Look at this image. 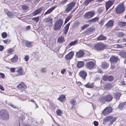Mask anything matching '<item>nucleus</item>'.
Returning a JSON list of instances; mask_svg holds the SVG:
<instances>
[{
  "instance_id": "5701e85b",
  "label": "nucleus",
  "mask_w": 126,
  "mask_h": 126,
  "mask_svg": "<svg viewBox=\"0 0 126 126\" xmlns=\"http://www.w3.org/2000/svg\"><path fill=\"white\" fill-rule=\"evenodd\" d=\"M118 54L122 57L124 58H126V52H120Z\"/></svg>"
},
{
  "instance_id": "a878e982",
  "label": "nucleus",
  "mask_w": 126,
  "mask_h": 126,
  "mask_svg": "<svg viewBox=\"0 0 126 126\" xmlns=\"http://www.w3.org/2000/svg\"><path fill=\"white\" fill-rule=\"evenodd\" d=\"M65 41L64 37L62 36H60L57 40L58 42L59 43H62L64 42Z\"/></svg>"
},
{
  "instance_id": "2eb2a0df",
  "label": "nucleus",
  "mask_w": 126,
  "mask_h": 126,
  "mask_svg": "<svg viewBox=\"0 0 126 126\" xmlns=\"http://www.w3.org/2000/svg\"><path fill=\"white\" fill-rule=\"evenodd\" d=\"M74 55V52L71 51L68 54L66 55L65 56V58L66 60H68L72 58Z\"/></svg>"
},
{
  "instance_id": "338daca9",
  "label": "nucleus",
  "mask_w": 126,
  "mask_h": 126,
  "mask_svg": "<svg viewBox=\"0 0 126 126\" xmlns=\"http://www.w3.org/2000/svg\"><path fill=\"white\" fill-rule=\"evenodd\" d=\"M118 35L119 36L122 37L124 36L123 33L121 32H119L118 33Z\"/></svg>"
},
{
  "instance_id": "37998d69",
  "label": "nucleus",
  "mask_w": 126,
  "mask_h": 126,
  "mask_svg": "<svg viewBox=\"0 0 126 126\" xmlns=\"http://www.w3.org/2000/svg\"><path fill=\"white\" fill-rule=\"evenodd\" d=\"M76 102V101L74 100L73 99H71L70 101V103L72 105H75Z\"/></svg>"
},
{
  "instance_id": "09e8293b",
  "label": "nucleus",
  "mask_w": 126,
  "mask_h": 126,
  "mask_svg": "<svg viewBox=\"0 0 126 126\" xmlns=\"http://www.w3.org/2000/svg\"><path fill=\"white\" fill-rule=\"evenodd\" d=\"M114 79L113 77L111 76H108V80L109 81H112Z\"/></svg>"
},
{
  "instance_id": "79ce46f5",
  "label": "nucleus",
  "mask_w": 126,
  "mask_h": 126,
  "mask_svg": "<svg viewBox=\"0 0 126 126\" xmlns=\"http://www.w3.org/2000/svg\"><path fill=\"white\" fill-rule=\"evenodd\" d=\"M71 17L72 16H69L67 18H66L64 22V23L66 24L68 22Z\"/></svg>"
},
{
  "instance_id": "f03ea898",
  "label": "nucleus",
  "mask_w": 126,
  "mask_h": 126,
  "mask_svg": "<svg viewBox=\"0 0 126 126\" xmlns=\"http://www.w3.org/2000/svg\"><path fill=\"white\" fill-rule=\"evenodd\" d=\"M63 21L61 20H58L54 23L53 25V29L55 31L60 29L63 24Z\"/></svg>"
},
{
  "instance_id": "de8ad7c7",
  "label": "nucleus",
  "mask_w": 126,
  "mask_h": 126,
  "mask_svg": "<svg viewBox=\"0 0 126 126\" xmlns=\"http://www.w3.org/2000/svg\"><path fill=\"white\" fill-rule=\"evenodd\" d=\"M78 42V41L77 40H76L75 41H74L73 42H71L70 44L69 45L70 46H72L73 45H74L75 44H76V43Z\"/></svg>"
},
{
  "instance_id": "f257e3e1",
  "label": "nucleus",
  "mask_w": 126,
  "mask_h": 126,
  "mask_svg": "<svg viewBox=\"0 0 126 126\" xmlns=\"http://www.w3.org/2000/svg\"><path fill=\"white\" fill-rule=\"evenodd\" d=\"M0 118L3 120H8L9 119L8 112L6 110H0Z\"/></svg>"
},
{
  "instance_id": "ddd939ff",
  "label": "nucleus",
  "mask_w": 126,
  "mask_h": 126,
  "mask_svg": "<svg viewBox=\"0 0 126 126\" xmlns=\"http://www.w3.org/2000/svg\"><path fill=\"white\" fill-rule=\"evenodd\" d=\"M17 88L19 89L25 91V90L27 88V87L25 84L23 82H22L18 85L17 86Z\"/></svg>"
},
{
  "instance_id": "7ed1b4c3",
  "label": "nucleus",
  "mask_w": 126,
  "mask_h": 126,
  "mask_svg": "<svg viewBox=\"0 0 126 126\" xmlns=\"http://www.w3.org/2000/svg\"><path fill=\"white\" fill-rule=\"evenodd\" d=\"M106 47V45L102 43H98L95 44L94 46V48L97 51L103 50Z\"/></svg>"
},
{
  "instance_id": "c9c22d12",
  "label": "nucleus",
  "mask_w": 126,
  "mask_h": 126,
  "mask_svg": "<svg viewBox=\"0 0 126 126\" xmlns=\"http://www.w3.org/2000/svg\"><path fill=\"white\" fill-rule=\"evenodd\" d=\"M21 7L23 10L25 11L27 10L29 8V7L25 4L22 5Z\"/></svg>"
},
{
  "instance_id": "cd10ccee",
  "label": "nucleus",
  "mask_w": 126,
  "mask_h": 126,
  "mask_svg": "<svg viewBox=\"0 0 126 126\" xmlns=\"http://www.w3.org/2000/svg\"><path fill=\"white\" fill-rule=\"evenodd\" d=\"M42 9V8H41L35 10L33 13L34 15H36L39 14L41 12Z\"/></svg>"
},
{
  "instance_id": "4be33fe9",
  "label": "nucleus",
  "mask_w": 126,
  "mask_h": 126,
  "mask_svg": "<svg viewBox=\"0 0 126 126\" xmlns=\"http://www.w3.org/2000/svg\"><path fill=\"white\" fill-rule=\"evenodd\" d=\"M70 24V22H69L64 27V30L63 32L64 34H66L67 33Z\"/></svg>"
},
{
  "instance_id": "f3484780",
  "label": "nucleus",
  "mask_w": 126,
  "mask_h": 126,
  "mask_svg": "<svg viewBox=\"0 0 126 126\" xmlns=\"http://www.w3.org/2000/svg\"><path fill=\"white\" fill-rule=\"evenodd\" d=\"M105 97L106 99V102H110L112 100L113 98L112 96L110 94L107 95L105 96Z\"/></svg>"
},
{
  "instance_id": "ea45409f",
  "label": "nucleus",
  "mask_w": 126,
  "mask_h": 126,
  "mask_svg": "<svg viewBox=\"0 0 126 126\" xmlns=\"http://www.w3.org/2000/svg\"><path fill=\"white\" fill-rule=\"evenodd\" d=\"M56 112L57 114L59 116H61L62 113V111L60 109L57 110L56 111Z\"/></svg>"
},
{
  "instance_id": "3c124183",
  "label": "nucleus",
  "mask_w": 126,
  "mask_h": 126,
  "mask_svg": "<svg viewBox=\"0 0 126 126\" xmlns=\"http://www.w3.org/2000/svg\"><path fill=\"white\" fill-rule=\"evenodd\" d=\"M103 11V8H99L98 9V12L100 13L102 12Z\"/></svg>"
},
{
  "instance_id": "680f3d73",
  "label": "nucleus",
  "mask_w": 126,
  "mask_h": 126,
  "mask_svg": "<svg viewBox=\"0 0 126 126\" xmlns=\"http://www.w3.org/2000/svg\"><path fill=\"white\" fill-rule=\"evenodd\" d=\"M66 71L64 69H62L61 71V73L63 75H64V73Z\"/></svg>"
},
{
  "instance_id": "6ab92c4d",
  "label": "nucleus",
  "mask_w": 126,
  "mask_h": 126,
  "mask_svg": "<svg viewBox=\"0 0 126 126\" xmlns=\"http://www.w3.org/2000/svg\"><path fill=\"white\" fill-rule=\"evenodd\" d=\"M84 55V52L80 50L76 53V56L78 58H80L82 57Z\"/></svg>"
},
{
  "instance_id": "bf43d9fd",
  "label": "nucleus",
  "mask_w": 126,
  "mask_h": 126,
  "mask_svg": "<svg viewBox=\"0 0 126 126\" xmlns=\"http://www.w3.org/2000/svg\"><path fill=\"white\" fill-rule=\"evenodd\" d=\"M93 124L95 126H98V122L97 121H94V122Z\"/></svg>"
},
{
  "instance_id": "c756f323",
  "label": "nucleus",
  "mask_w": 126,
  "mask_h": 126,
  "mask_svg": "<svg viewBox=\"0 0 126 126\" xmlns=\"http://www.w3.org/2000/svg\"><path fill=\"white\" fill-rule=\"evenodd\" d=\"M25 44L26 46L28 47H31L32 46V43L29 41H26Z\"/></svg>"
},
{
  "instance_id": "bb28decb",
  "label": "nucleus",
  "mask_w": 126,
  "mask_h": 126,
  "mask_svg": "<svg viewBox=\"0 0 126 126\" xmlns=\"http://www.w3.org/2000/svg\"><path fill=\"white\" fill-rule=\"evenodd\" d=\"M85 86L87 88H91L94 87V85L93 83H88L87 84L85 85Z\"/></svg>"
},
{
  "instance_id": "0eeeda50",
  "label": "nucleus",
  "mask_w": 126,
  "mask_h": 126,
  "mask_svg": "<svg viewBox=\"0 0 126 126\" xmlns=\"http://www.w3.org/2000/svg\"><path fill=\"white\" fill-rule=\"evenodd\" d=\"M124 10V6L123 4H120L116 9V12L117 13H122Z\"/></svg>"
},
{
  "instance_id": "58836bf2",
  "label": "nucleus",
  "mask_w": 126,
  "mask_h": 126,
  "mask_svg": "<svg viewBox=\"0 0 126 126\" xmlns=\"http://www.w3.org/2000/svg\"><path fill=\"white\" fill-rule=\"evenodd\" d=\"M119 24L120 27H122L125 26L126 25V23L125 22L120 21L119 22Z\"/></svg>"
},
{
  "instance_id": "393cba45",
  "label": "nucleus",
  "mask_w": 126,
  "mask_h": 126,
  "mask_svg": "<svg viewBox=\"0 0 126 126\" xmlns=\"http://www.w3.org/2000/svg\"><path fill=\"white\" fill-rule=\"evenodd\" d=\"M106 37L103 36L102 34L100 35L97 38V40H106Z\"/></svg>"
},
{
  "instance_id": "f704fd0d",
  "label": "nucleus",
  "mask_w": 126,
  "mask_h": 126,
  "mask_svg": "<svg viewBox=\"0 0 126 126\" xmlns=\"http://www.w3.org/2000/svg\"><path fill=\"white\" fill-rule=\"evenodd\" d=\"M121 95V93H115L114 95V97L116 100H118L119 99Z\"/></svg>"
},
{
  "instance_id": "13d9d810",
  "label": "nucleus",
  "mask_w": 126,
  "mask_h": 126,
  "mask_svg": "<svg viewBox=\"0 0 126 126\" xmlns=\"http://www.w3.org/2000/svg\"><path fill=\"white\" fill-rule=\"evenodd\" d=\"M93 28L90 27L88 29L87 31L90 32H91L93 31Z\"/></svg>"
},
{
  "instance_id": "9d476101",
  "label": "nucleus",
  "mask_w": 126,
  "mask_h": 126,
  "mask_svg": "<svg viewBox=\"0 0 126 126\" xmlns=\"http://www.w3.org/2000/svg\"><path fill=\"white\" fill-rule=\"evenodd\" d=\"M52 19L51 18H47L45 19L44 22L46 23V25L51 26L52 25Z\"/></svg>"
},
{
  "instance_id": "8fccbe9b",
  "label": "nucleus",
  "mask_w": 126,
  "mask_h": 126,
  "mask_svg": "<svg viewBox=\"0 0 126 126\" xmlns=\"http://www.w3.org/2000/svg\"><path fill=\"white\" fill-rule=\"evenodd\" d=\"M14 49L13 48H10L8 51L7 52L8 53H11L13 52Z\"/></svg>"
},
{
  "instance_id": "a18cd8bd",
  "label": "nucleus",
  "mask_w": 126,
  "mask_h": 126,
  "mask_svg": "<svg viewBox=\"0 0 126 126\" xmlns=\"http://www.w3.org/2000/svg\"><path fill=\"white\" fill-rule=\"evenodd\" d=\"M32 19L33 20L37 22H38L39 20V17H33L32 18Z\"/></svg>"
},
{
  "instance_id": "20e7f679",
  "label": "nucleus",
  "mask_w": 126,
  "mask_h": 126,
  "mask_svg": "<svg viewBox=\"0 0 126 126\" xmlns=\"http://www.w3.org/2000/svg\"><path fill=\"white\" fill-rule=\"evenodd\" d=\"M76 3L75 2H72L67 4L65 10V11L67 12H70L75 6Z\"/></svg>"
},
{
  "instance_id": "423d86ee",
  "label": "nucleus",
  "mask_w": 126,
  "mask_h": 126,
  "mask_svg": "<svg viewBox=\"0 0 126 126\" xmlns=\"http://www.w3.org/2000/svg\"><path fill=\"white\" fill-rule=\"evenodd\" d=\"M95 64L94 62L90 61L86 63L85 66L87 69L91 70L94 68Z\"/></svg>"
},
{
  "instance_id": "c03bdc74",
  "label": "nucleus",
  "mask_w": 126,
  "mask_h": 126,
  "mask_svg": "<svg viewBox=\"0 0 126 126\" xmlns=\"http://www.w3.org/2000/svg\"><path fill=\"white\" fill-rule=\"evenodd\" d=\"M7 34L5 32H3L2 33L1 36L3 38H6L7 37Z\"/></svg>"
},
{
  "instance_id": "b1692460",
  "label": "nucleus",
  "mask_w": 126,
  "mask_h": 126,
  "mask_svg": "<svg viewBox=\"0 0 126 126\" xmlns=\"http://www.w3.org/2000/svg\"><path fill=\"white\" fill-rule=\"evenodd\" d=\"M84 64L83 61L79 62L77 64V66L78 68H80L83 66Z\"/></svg>"
},
{
  "instance_id": "a211bd4d",
  "label": "nucleus",
  "mask_w": 126,
  "mask_h": 126,
  "mask_svg": "<svg viewBox=\"0 0 126 126\" xmlns=\"http://www.w3.org/2000/svg\"><path fill=\"white\" fill-rule=\"evenodd\" d=\"M118 57L114 56H112L110 59V62L112 63L116 62L118 61Z\"/></svg>"
},
{
  "instance_id": "864d4df0",
  "label": "nucleus",
  "mask_w": 126,
  "mask_h": 126,
  "mask_svg": "<svg viewBox=\"0 0 126 126\" xmlns=\"http://www.w3.org/2000/svg\"><path fill=\"white\" fill-rule=\"evenodd\" d=\"M108 76H105L103 78V80L104 81L107 80H108Z\"/></svg>"
},
{
  "instance_id": "aec40b11",
  "label": "nucleus",
  "mask_w": 126,
  "mask_h": 126,
  "mask_svg": "<svg viewBox=\"0 0 126 126\" xmlns=\"http://www.w3.org/2000/svg\"><path fill=\"white\" fill-rule=\"evenodd\" d=\"M56 6H53L48 9L44 14V15H46L51 13L55 8Z\"/></svg>"
},
{
  "instance_id": "052dcab7",
  "label": "nucleus",
  "mask_w": 126,
  "mask_h": 126,
  "mask_svg": "<svg viewBox=\"0 0 126 126\" xmlns=\"http://www.w3.org/2000/svg\"><path fill=\"white\" fill-rule=\"evenodd\" d=\"M104 21V20H101V21L100 22V24L102 26L103 25Z\"/></svg>"
},
{
  "instance_id": "9b49d317",
  "label": "nucleus",
  "mask_w": 126,
  "mask_h": 126,
  "mask_svg": "<svg viewBox=\"0 0 126 126\" xmlns=\"http://www.w3.org/2000/svg\"><path fill=\"white\" fill-rule=\"evenodd\" d=\"M79 76L83 80H85L87 75V72L84 70L81 71L79 73Z\"/></svg>"
},
{
  "instance_id": "603ef678",
  "label": "nucleus",
  "mask_w": 126,
  "mask_h": 126,
  "mask_svg": "<svg viewBox=\"0 0 126 126\" xmlns=\"http://www.w3.org/2000/svg\"><path fill=\"white\" fill-rule=\"evenodd\" d=\"M29 59V57L28 55L26 56L24 58L25 61L26 62L28 61Z\"/></svg>"
},
{
  "instance_id": "473e14b6",
  "label": "nucleus",
  "mask_w": 126,
  "mask_h": 126,
  "mask_svg": "<svg viewBox=\"0 0 126 126\" xmlns=\"http://www.w3.org/2000/svg\"><path fill=\"white\" fill-rule=\"evenodd\" d=\"M65 96L63 95H61L58 98V99L60 100L61 102H62L64 100V99L65 98Z\"/></svg>"
},
{
  "instance_id": "f8f14e48",
  "label": "nucleus",
  "mask_w": 126,
  "mask_h": 126,
  "mask_svg": "<svg viewBox=\"0 0 126 126\" xmlns=\"http://www.w3.org/2000/svg\"><path fill=\"white\" fill-rule=\"evenodd\" d=\"M4 10L5 14L7 15L8 17L10 18H11L13 17L15 15V13L10 12L8 11L6 9H5Z\"/></svg>"
},
{
  "instance_id": "49530a36",
  "label": "nucleus",
  "mask_w": 126,
  "mask_h": 126,
  "mask_svg": "<svg viewBox=\"0 0 126 126\" xmlns=\"http://www.w3.org/2000/svg\"><path fill=\"white\" fill-rule=\"evenodd\" d=\"M89 26V25L88 24H84L83 26L81 27V29L82 30H83L84 29L88 27Z\"/></svg>"
},
{
  "instance_id": "e433bc0d",
  "label": "nucleus",
  "mask_w": 126,
  "mask_h": 126,
  "mask_svg": "<svg viewBox=\"0 0 126 126\" xmlns=\"http://www.w3.org/2000/svg\"><path fill=\"white\" fill-rule=\"evenodd\" d=\"M125 103H120V105H119V108L121 110H122L123 109V108L124 107V106H125Z\"/></svg>"
},
{
  "instance_id": "2f4dec72",
  "label": "nucleus",
  "mask_w": 126,
  "mask_h": 126,
  "mask_svg": "<svg viewBox=\"0 0 126 126\" xmlns=\"http://www.w3.org/2000/svg\"><path fill=\"white\" fill-rule=\"evenodd\" d=\"M112 85L110 83H108L105 85L104 88L106 89H109L112 87Z\"/></svg>"
},
{
  "instance_id": "5fc2aeb1",
  "label": "nucleus",
  "mask_w": 126,
  "mask_h": 126,
  "mask_svg": "<svg viewBox=\"0 0 126 126\" xmlns=\"http://www.w3.org/2000/svg\"><path fill=\"white\" fill-rule=\"evenodd\" d=\"M46 69L45 68H41V72L42 73H44L46 72Z\"/></svg>"
},
{
  "instance_id": "774afa93",
  "label": "nucleus",
  "mask_w": 126,
  "mask_h": 126,
  "mask_svg": "<svg viewBox=\"0 0 126 126\" xmlns=\"http://www.w3.org/2000/svg\"><path fill=\"white\" fill-rule=\"evenodd\" d=\"M8 105L14 108H15V107L14 106V105H13L11 103H9L8 104Z\"/></svg>"
},
{
  "instance_id": "c85d7f7f",
  "label": "nucleus",
  "mask_w": 126,
  "mask_h": 126,
  "mask_svg": "<svg viewBox=\"0 0 126 126\" xmlns=\"http://www.w3.org/2000/svg\"><path fill=\"white\" fill-rule=\"evenodd\" d=\"M98 18L97 17H95L92 19L88 21V22L90 23H92L95 22L96 21H98Z\"/></svg>"
},
{
  "instance_id": "4c0bfd02",
  "label": "nucleus",
  "mask_w": 126,
  "mask_h": 126,
  "mask_svg": "<svg viewBox=\"0 0 126 126\" xmlns=\"http://www.w3.org/2000/svg\"><path fill=\"white\" fill-rule=\"evenodd\" d=\"M18 57L17 55H15L14 57L11 59V61L12 62H15L17 61Z\"/></svg>"
},
{
  "instance_id": "0e129e2a",
  "label": "nucleus",
  "mask_w": 126,
  "mask_h": 126,
  "mask_svg": "<svg viewBox=\"0 0 126 126\" xmlns=\"http://www.w3.org/2000/svg\"><path fill=\"white\" fill-rule=\"evenodd\" d=\"M10 71L12 73H14L15 72V69L14 68H12L10 69Z\"/></svg>"
},
{
  "instance_id": "72a5a7b5",
  "label": "nucleus",
  "mask_w": 126,
  "mask_h": 126,
  "mask_svg": "<svg viewBox=\"0 0 126 126\" xmlns=\"http://www.w3.org/2000/svg\"><path fill=\"white\" fill-rule=\"evenodd\" d=\"M17 72L20 75H23V69L21 68H19L17 70Z\"/></svg>"
},
{
  "instance_id": "dca6fc26",
  "label": "nucleus",
  "mask_w": 126,
  "mask_h": 126,
  "mask_svg": "<svg viewBox=\"0 0 126 126\" xmlns=\"http://www.w3.org/2000/svg\"><path fill=\"white\" fill-rule=\"evenodd\" d=\"M114 2L113 0H109L106 3V9L107 10L113 4Z\"/></svg>"
},
{
  "instance_id": "a19ab883",
  "label": "nucleus",
  "mask_w": 126,
  "mask_h": 126,
  "mask_svg": "<svg viewBox=\"0 0 126 126\" xmlns=\"http://www.w3.org/2000/svg\"><path fill=\"white\" fill-rule=\"evenodd\" d=\"M94 0H86L84 2V4L85 5H87L89 3Z\"/></svg>"
},
{
  "instance_id": "412c9836",
  "label": "nucleus",
  "mask_w": 126,
  "mask_h": 126,
  "mask_svg": "<svg viewBox=\"0 0 126 126\" xmlns=\"http://www.w3.org/2000/svg\"><path fill=\"white\" fill-rule=\"evenodd\" d=\"M98 101L102 104L105 103L106 101L105 96L100 97Z\"/></svg>"
},
{
  "instance_id": "e2e57ef3",
  "label": "nucleus",
  "mask_w": 126,
  "mask_h": 126,
  "mask_svg": "<svg viewBox=\"0 0 126 126\" xmlns=\"http://www.w3.org/2000/svg\"><path fill=\"white\" fill-rule=\"evenodd\" d=\"M4 48V47L2 45H0V51H2Z\"/></svg>"
},
{
  "instance_id": "7c9ffc66",
  "label": "nucleus",
  "mask_w": 126,
  "mask_h": 126,
  "mask_svg": "<svg viewBox=\"0 0 126 126\" xmlns=\"http://www.w3.org/2000/svg\"><path fill=\"white\" fill-rule=\"evenodd\" d=\"M108 64L106 62H102V66L103 68L104 69L107 68L108 66Z\"/></svg>"
},
{
  "instance_id": "4468645a",
  "label": "nucleus",
  "mask_w": 126,
  "mask_h": 126,
  "mask_svg": "<svg viewBox=\"0 0 126 126\" xmlns=\"http://www.w3.org/2000/svg\"><path fill=\"white\" fill-rule=\"evenodd\" d=\"M114 22L113 20H110L105 25V26L108 28H111L113 26Z\"/></svg>"
},
{
  "instance_id": "1a4fd4ad",
  "label": "nucleus",
  "mask_w": 126,
  "mask_h": 126,
  "mask_svg": "<svg viewBox=\"0 0 126 126\" xmlns=\"http://www.w3.org/2000/svg\"><path fill=\"white\" fill-rule=\"evenodd\" d=\"M95 13L94 11H89L85 14L84 17L87 19L91 18L94 15Z\"/></svg>"
},
{
  "instance_id": "6e6d98bb",
  "label": "nucleus",
  "mask_w": 126,
  "mask_h": 126,
  "mask_svg": "<svg viewBox=\"0 0 126 126\" xmlns=\"http://www.w3.org/2000/svg\"><path fill=\"white\" fill-rule=\"evenodd\" d=\"M68 0H62L60 2V3L62 4H65L67 1Z\"/></svg>"
},
{
  "instance_id": "6e6552de",
  "label": "nucleus",
  "mask_w": 126,
  "mask_h": 126,
  "mask_svg": "<svg viewBox=\"0 0 126 126\" xmlns=\"http://www.w3.org/2000/svg\"><path fill=\"white\" fill-rule=\"evenodd\" d=\"M112 109L111 107H106L102 112V114L105 115H106L112 112Z\"/></svg>"
},
{
  "instance_id": "39448f33",
  "label": "nucleus",
  "mask_w": 126,
  "mask_h": 126,
  "mask_svg": "<svg viewBox=\"0 0 126 126\" xmlns=\"http://www.w3.org/2000/svg\"><path fill=\"white\" fill-rule=\"evenodd\" d=\"M116 118L115 117H113L112 116H109L105 117L104 121L106 122L110 121L109 124L111 125L116 120Z\"/></svg>"
},
{
  "instance_id": "69168bd1",
  "label": "nucleus",
  "mask_w": 126,
  "mask_h": 126,
  "mask_svg": "<svg viewBox=\"0 0 126 126\" xmlns=\"http://www.w3.org/2000/svg\"><path fill=\"white\" fill-rule=\"evenodd\" d=\"M0 89L2 91L4 90V89L3 86L1 85L0 84Z\"/></svg>"
},
{
  "instance_id": "4d7b16f0",
  "label": "nucleus",
  "mask_w": 126,
  "mask_h": 126,
  "mask_svg": "<svg viewBox=\"0 0 126 126\" xmlns=\"http://www.w3.org/2000/svg\"><path fill=\"white\" fill-rule=\"evenodd\" d=\"M5 77V75L4 74L0 73V78L2 79L4 78Z\"/></svg>"
}]
</instances>
